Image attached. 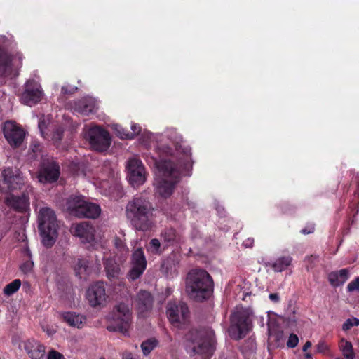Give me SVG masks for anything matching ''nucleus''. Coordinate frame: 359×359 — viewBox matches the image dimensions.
Masks as SVG:
<instances>
[{"label": "nucleus", "mask_w": 359, "mask_h": 359, "mask_svg": "<svg viewBox=\"0 0 359 359\" xmlns=\"http://www.w3.org/2000/svg\"><path fill=\"white\" fill-rule=\"evenodd\" d=\"M154 208L151 203L142 196L134 198L126 208L127 217L137 231H147L154 226Z\"/></svg>", "instance_id": "obj_1"}, {"label": "nucleus", "mask_w": 359, "mask_h": 359, "mask_svg": "<svg viewBox=\"0 0 359 359\" xmlns=\"http://www.w3.org/2000/svg\"><path fill=\"white\" fill-rule=\"evenodd\" d=\"M156 172L154 185L156 194L163 198L169 197L180 179V171L172 162L160 161L156 162Z\"/></svg>", "instance_id": "obj_2"}, {"label": "nucleus", "mask_w": 359, "mask_h": 359, "mask_svg": "<svg viewBox=\"0 0 359 359\" xmlns=\"http://www.w3.org/2000/svg\"><path fill=\"white\" fill-rule=\"evenodd\" d=\"M213 290V280L210 274L203 269H193L186 280V292L189 296L201 301L210 296Z\"/></svg>", "instance_id": "obj_3"}, {"label": "nucleus", "mask_w": 359, "mask_h": 359, "mask_svg": "<svg viewBox=\"0 0 359 359\" xmlns=\"http://www.w3.org/2000/svg\"><path fill=\"white\" fill-rule=\"evenodd\" d=\"M39 230L43 244L51 247L57 237V224L55 212L48 207L41 208L38 215Z\"/></svg>", "instance_id": "obj_4"}, {"label": "nucleus", "mask_w": 359, "mask_h": 359, "mask_svg": "<svg viewBox=\"0 0 359 359\" xmlns=\"http://www.w3.org/2000/svg\"><path fill=\"white\" fill-rule=\"evenodd\" d=\"M252 317L251 309L236 307L231 317L230 336L237 340L244 337L252 329Z\"/></svg>", "instance_id": "obj_5"}, {"label": "nucleus", "mask_w": 359, "mask_h": 359, "mask_svg": "<svg viewBox=\"0 0 359 359\" xmlns=\"http://www.w3.org/2000/svg\"><path fill=\"white\" fill-rule=\"evenodd\" d=\"M133 314L130 305L119 302L114 306L107 316V320L110 322L107 330L126 334L131 326Z\"/></svg>", "instance_id": "obj_6"}, {"label": "nucleus", "mask_w": 359, "mask_h": 359, "mask_svg": "<svg viewBox=\"0 0 359 359\" xmlns=\"http://www.w3.org/2000/svg\"><path fill=\"white\" fill-rule=\"evenodd\" d=\"M149 138L157 141L160 140L161 142H163L164 139H166L168 142H161L158 146V149L162 151V152L166 155H173L175 149V151L177 153H183L187 161H188L191 156L190 149L187 147H182V137L175 129L167 130L163 135L151 134Z\"/></svg>", "instance_id": "obj_7"}, {"label": "nucleus", "mask_w": 359, "mask_h": 359, "mask_svg": "<svg viewBox=\"0 0 359 359\" xmlns=\"http://www.w3.org/2000/svg\"><path fill=\"white\" fill-rule=\"evenodd\" d=\"M67 206L70 213L78 217L96 218L101 212L100 207L93 203L84 201L82 196H72L67 202Z\"/></svg>", "instance_id": "obj_8"}, {"label": "nucleus", "mask_w": 359, "mask_h": 359, "mask_svg": "<svg viewBox=\"0 0 359 359\" xmlns=\"http://www.w3.org/2000/svg\"><path fill=\"white\" fill-rule=\"evenodd\" d=\"M85 137L94 150L104 151L110 147L111 137L109 132L100 126L88 128L85 133Z\"/></svg>", "instance_id": "obj_9"}, {"label": "nucleus", "mask_w": 359, "mask_h": 359, "mask_svg": "<svg viewBox=\"0 0 359 359\" xmlns=\"http://www.w3.org/2000/svg\"><path fill=\"white\" fill-rule=\"evenodd\" d=\"M166 313L170 323L176 327H181L187 322L189 316V309L186 304L170 302L167 306Z\"/></svg>", "instance_id": "obj_10"}, {"label": "nucleus", "mask_w": 359, "mask_h": 359, "mask_svg": "<svg viewBox=\"0 0 359 359\" xmlns=\"http://www.w3.org/2000/svg\"><path fill=\"white\" fill-rule=\"evenodd\" d=\"M22 55L11 56L0 49V74L6 77L17 76V69L22 65Z\"/></svg>", "instance_id": "obj_11"}, {"label": "nucleus", "mask_w": 359, "mask_h": 359, "mask_svg": "<svg viewBox=\"0 0 359 359\" xmlns=\"http://www.w3.org/2000/svg\"><path fill=\"white\" fill-rule=\"evenodd\" d=\"M126 168L128 181L133 187H137L144 183L146 172L141 161L131 158L128 161Z\"/></svg>", "instance_id": "obj_12"}, {"label": "nucleus", "mask_w": 359, "mask_h": 359, "mask_svg": "<svg viewBox=\"0 0 359 359\" xmlns=\"http://www.w3.org/2000/svg\"><path fill=\"white\" fill-rule=\"evenodd\" d=\"M4 135L12 147H19L25 137V130L15 122L6 121L3 127Z\"/></svg>", "instance_id": "obj_13"}, {"label": "nucleus", "mask_w": 359, "mask_h": 359, "mask_svg": "<svg viewBox=\"0 0 359 359\" xmlns=\"http://www.w3.org/2000/svg\"><path fill=\"white\" fill-rule=\"evenodd\" d=\"M86 298L92 307L104 306L108 298L104 283L97 282L92 284L87 290Z\"/></svg>", "instance_id": "obj_14"}, {"label": "nucleus", "mask_w": 359, "mask_h": 359, "mask_svg": "<svg viewBox=\"0 0 359 359\" xmlns=\"http://www.w3.org/2000/svg\"><path fill=\"white\" fill-rule=\"evenodd\" d=\"M43 96V93L40 84L34 80H29L25 84L20 100L22 103L32 107L39 102Z\"/></svg>", "instance_id": "obj_15"}, {"label": "nucleus", "mask_w": 359, "mask_h": 359, "mask_svg": "<svg viewBox=\"0 0 359 359\" xmlns=\"http://www.w3.org/2000/svg\"><path fill=\"white\" fill-rule=\"evenodd\" d=\"M189 339L191 342L192 351L197 354L210 355L213 351L212 346L203 332L192 331L189 334Z\"/></svg>", "instance_id": "obj_16"}, {"label": "nucleus", "mask_w": 359, "mask_h": 359, "mask_svg": "<svg viewBox=\"0 0 359 359\" xmlns=\"http://www.w3.org/2000/svg\"><path fill=\"white\" fill-rule=\"evenodd\" d=\"M147 267V260L141 248L136 249L132 254L131 269L128 273V278L135 280L140 277Z\"/></svg>", "instance_id": "obj_17"}, {"label": "nucleus", "mask_w": 359, "mask_h": 359, "mask_svg": "<svg viewBox=\"0 0 359 359\" xmlns=\"http://www.w3.org/2000/svg\"><path fill=\"white\" fill-rule=\"evenodd\" d=\"M4 188L9 191L21 189L24 180L20 171L16 168H6L2 172Z\"/></svg>", "instance_id": "obj_18"}, {"label": "nucleus", "mask_w": 359, "mask_h": 359, "mask_svg": "<svg viewBox=\"0 0 359 359\" xmlns=\"http://www.w3.org/2000/svg\"><path fill=\"white\" fill-rule=\"evenodd\" d=\"M60 166L54 161L44 163L38 175L39 182L43 183L55 182L60 176Z\"/></svg>", "instance_id": "obj_19"}, {"label": "nucleus", "mask_w": 359, "mask_h": 359, "mask_svg": "<svg viewBox=\"0 0 359 359\" xmlns=\"http://www.w3.org/2000/svg\"><path fill=\"white\" fill-rule=\"evenodd\" d=\"M71 231L75 236L79 237L82 243H90L94 241L95 229L88 222L72 224Z\"/></svg>", "instance_id": "obj_20"}, {"label": "nucleus", "mask_w": 359, "mask_h": 359, "mask_svg": "<svg viewBox=\"0 0 359 359\" xmlns=\"http://www.w3.org/2000/svg\"><path fill=\"white\" fill-rule=\"evenodd\" d=\"M180 262V255L172 252L165 258L161 264V272L168 277H174L178 273V268Z\"/></svg>", "instance_id": "obj_21"}, {"label": "nucleus", "mask_w": 359, "mask_h": 359, "mask_svg": "<svg viewBox=\"0 0 359 359\" xmlns=\"http://www.w3.org/2000/svg\"><path fill=\"white\" fill-rule=\"evenodd\" d=\"M154 299L151 293L146 290H140L136 296L135 303L138 313L144 316L153 307Z\"/></svg>", "instance_id": "obj_22"}, {"label": "nucleus", "mask_w": 359, "mask_h": 359, "mask_svg": "<svg viewBox=\"0 0 359 359\" xmlns=\"http://www.w3.org/2000/svg\"><path fill=\"white\" fill-rule=\"evenodd\" d=\"M60 318L69 327L77 329H82L87 323L86 316L73 311L62 312L60 313Z\"/></svg>", "instance_id": "obj_23"}, {"label": "nucleus", "mask_w": 359, "mask_h": 359, "mask_svg": "<svg viewBox=\"0 0 359 359\" xmlns=\"http://www.w3.org/2000/svg\"><path fill=\"white\" fill-rule=\"evenodd\" d=\"M97 109L96 100L90 97L82 98L74 102V111L83 114L88 115Z\"/></svg>", "instance_id": "obj_24"}, {"label": "nucleus", "mask_w": 359, "mask_h": 359, "mask_svg": "<svg viewBox=\"0 0 359 359\" xmlns=\"http://www.w3.org/2000/svg\"><path fill=\"white\" fill-rule=\"evenodd\" d=\"M6 203L8 205L20 212L25 211L29 207V196L25 194L21 197L10 194L6 198Z\"/></svg>", "instance_id": "obj_25"}, {"label": "nucleus", "mask_w": 359, "mask_h": 359, "mask_svg": "<svg viewBox=\"0 0 359 359\" xmlns=\"http://www.w3.org/2000/svg\"><path fill=\"white\" fill-rule=\"evenodd\" d=\"M24 348L32 359H41L45 355V347L38 341L29 339L24 342Z\"/></svg>", "instance_id": "obj_26"}, {"label": "nucleus", "mask_w": 359, "mask_h": 359, "mask_svg": "<svg viewBox=\"0 0 359 359\" xmlns=\"http://www.w3.org/2000/svg\"><path fill=\"white\" fill-rule=\"evenodd\" d=\"M104 267L107 276L109 279L117 278L121 274L120 265L113 257L105 260Z\"/></svg>", "instance_id": "obj_27"}, {"label": "nucleus", "mask_w": 359, "mask_h": 359, "mask_svg": "<svg viewBox=\"0 0 359 359\" xmlns=\"http://www.w3.org/2000/svg\"><path fill=\"white\" fill-rule=\"evenodd\" d=\"M161 238L163 245L165 247L172 245L180 241V236L172 228L165 229L161 233Z\"/></svg>", "instance_id": "obj_28"}, {"label": "nucleus", "mask_w": 359, "mask_h": 359, "mask_svg": "<svg viewBox=\"0 0 359 359\" xmlns=\"http://www.w3.org/2000/svg\"><path fill=\"white\" fill-rule=\"evenodd\" d=\"M292 262V257L290 255L282 256L269 264L276 272H282L287 269Z\"/></svg>", "instance_id": "obj_29"}, {"label": "nucleus", "mask_w": 359, "mask_h": 359, "mask_svg": "<svg viewBox=\"0 0 359 359\" xmlns=\"http://www.w3.org/2000/svg\"><path fill=\"white\" fill-rule=\"evenodd\" d=\"M329 281L333 286H339L344 284L348 278V271L346 269L339 271H334L329 274Z\"/></svg>", "instance_id": "obj_30"}, {"label": "nucleus", "mask_w": 359, "mask_h": 359, "mask_svg": "<svg viewBox=\"0 0 359 359\" xmlns=\"http://www.w3.org/2000/svg\"><path fill=\"white\" fill-rule=\"evenodd\" d=\"M74 269L76 275L81 278L84 275L90 273V268L88 264V260L86 259L78 258L74 260Z\"/></svg>", "instance_id": "obj_31"}, {"label": "nucleus", "mask_w": 359, "mask_h": 359, "mask_svg": "<svg viewBox=\"0 0 359 359\" xmlns=\"http://www.w3.org/2000/svg\"><path fill=\"white\" fill-rule=\"evenodd\" d=\"M123 237L124 235L122 236V238L116 236L114 239V246L117 250V253L119 254L120 262H123L128 254V248L126 246L124 240L123 239Z\"/></svg>", "instance_id": "obj_32"}, {"label": "nucleus", "mask_w": 359, "mask_h": 359, "mask_svg": "<svg viewBox=\"0 0 359 359\" xmlns=\"http://www.w3.org/2000/svg\"><path fill=\"white\" fill-rule=\"evenodd\" d=\"M339 348L345 359L355 358V353L351 342L347 341L344 338H342L339 342Z\"/></svg>", "instance_id": "obj_33"}, {"label": "nucleus", "mask_w": 359, "mask_h": 359, "mask_svg": "<svg viewBox=\"0 0 359 359\" xmlns=\"http://www.w3.org/2000/svg\"><path fill=\"white\" fill-rule=\"evenodd\" d=\"M21 285V282L20 280L16 279L13 282L8 284L4 289V292L6 295H11L15 292H17Z\"/></svg>", "instance_id": "obj_34"}, {"label": "nucleus", "mask_w": 359, "mask_h": 359, "mask_svg": "<svg viewBox=\"0 0 359 359\" xmlns=\"http://www.w3.org/2000/svg\"><path fill=\"white\" fill-rule=\"evenodd\" d=\"M157 341L154 339H148L141 344V348L144 355H148L156 346Z\"/></svg>", "instance_id": "obj_35"}, {"label": "nucleus", "mask_w": 359, "mask_h": 359, "mask_svg": "<svg viewBox=\"0 0 359 359\" xmlns=\"http://www.w3.org/2000/svg\"><path fill=\"white\" fill-rule=\"evenodd\" d=\"M149 245H150L151 251L155 254H161L164 250V248H165L164 246L163 248L161 249V242L157 238L151 239Z\"/></svg>", "instance_id": "obj_36"}, {"label": "nucleus", "mask_w": 359, "mask_h": 359, "mask_svg": "<svg viewBox=\"0 0 359 359\" xmlns=\"http://www.w3.org/2000/svg\"><path fill=\"white\" fill-rule=\"evenodd\" d=\"M63 135V129L60 127L56 128L53 131L51 136V141L56 146L58 145L60 140H62Z\"/></svg>", "instance_id": "obj_37"}, {"label": "nucleus", "mask_w": 359, "mask_h": 359, "mask_svg": "<svg viewBox=\"0 0 359 359\" xmlns=\"http://www.w3.org/2000/svg\"><path fill=\"white\" fill-rule=\"evenodd\" d=\"M130 128H131L132 131L127 132V134L122 135V137H127L129 139H133L135 135H138L141 131L140 126L136 123H132Z\"/></svg>", "instance_id": "obj_38"}, {"label": "nucleus", "mask_w": 359, "mask_h": 359, "mask_svg": "<svg viewBox=\"0 0 359 359\" xmlns=\"http://www.w3.org/2000/svg\"><path fill=\"white\" fill-rule=\"evenodd\" d=\"M359 325V319L357 318H352L347 319L342 325V329L344 331L348 330L353 326Z\"/></svg>", "instance_id": "obj_39"}, {"label": "nucleus", "mask_w": 359, "mask_h": 359, "mask_svg": "<svg viewBox=\"0 0 359 359\" xmlns=\"http://www.w3.org/2000/svg\"><path fill=\"white\" fill-rule=\"evenodd\" d=\"M113 129L115 130L117 136H118L121 139H128L127 137H123L122 135L127 134V130H125L121 126L118 124L112 125Z\"/></svg>", "instance_id": "obj_40"}, {"label": "nucleus", "mask_w": 359, "mask_h": 359, "mask_svg": "<svg viewBox=\"0 0 359 359\" xmlns=\"http://www.w3.org/2000/svg\"><path fill=\"white\" fill-rule=\"evenodd\" d=\"M299 342L298 337L294 334H291L287 342V346L290 348H294Z\"/></svg>", "instance_id": "obj_41"}, {"label": "nucleus", "mask_w": 359, "mask_h": 359, "mask_svg": "<svg viewBox=\"0 0 359 359\" xmlns=\"http://www.w3.org/2000/svg\"><path fill=\"white\" fill-rule=\"evenodd\" d=\"M347 290L349 292H353V291L359 292V277H358L355 280H354L348 283V285L347 286Z\"/></svg>", "instance_id": "obj_42"}, {"label": "nucleus", "mask_w": 359, "mask_h": 359, "mask_svg": "<svg viewBox=\"0 0 359 359\" xmlns=\"http://www.w3.org/2000/svg\"><path fill=\"white\" fill-rule=\"evenodd\" d=\"M33 265H34V264L32 262L27 261V262H25V263H23L20 266V269L23 273H27L32 271V269L33 268Z\"/></svg>", "instance_id": "obj_43"}, {"label": "nucleus", "mask_w": 359, "mask_h": 359, "mask_svg": "<svg viewBox=\"0 0 359 359\" xmlns=\"http://www.w3.org/2000/svg\"><path fill=\"white\" fill-rule=\"evenodd\" d=\"M316 348L318 352L324 353L330 349V347L325 341H321L318 344Z\"/></svg>", "instance_id": "obj_44"}, {"label": "nucleus", "mask_w": 359, "mask_h": 359, "mask_svg": "<svg viewBox=\"0 0 359 359\" xmlns=\"http://www.w3.org/2000/svg\"><path fill=\"white\" fill-rule=\"evenodd\" d=\"M62 355L55 351H51L48 354V359H61Z\"/></svg>", "instance_id": "obj_45"}, {"label": "nucleus", "mask_w": 359, "mask_h": 359, "mask_svg": "<svg viewBox=\"0 0 359 359\" xmlns=\"http://www.w3.org/2000/svg\"><path fill=\"white\" fill-rule=\"evenodd\" d=\"M38 127L40 130V132H41L42 136L46 137L45 133H44V129L46 128V121L44 119H41L39 122Z\"/></svg>", "instance_id": "obj_46"}, {"label": "nucleus", "mask_w": 359, "mask_h": 359, "mask_svg": "<svg viewBox=\"0 0 359 359\" xmlns=\"http://www.w3.org/2000/svg\"><path fill=\"white\" fill-rule=\"evenodd\" d=\"M269 298L271 302H273L274 303H278L280 301V297H279L278 294H277V293L270 294L269 296Z\"/></svg>", "instance_id": "obj_47"}, {"label": "nucleus", "mask_w": 359, "mask_h": 359, "mask_svg": "<svg viewBox=\"0 0 359 359\" xmlns=\"http://www.w3.org/2000/svg\"><path fill=\"white\" fill-rule=\"evenodd\" d=\"M254 243V239L252 238H248L245 241H243V245L245 248H251L252 247Z\"/></svg>", "instance_id": "obj_48"}, {"label": "nucleus", "mask_w": 359, "mask_h": 359, "mask_svg": "<svg viewBox=\"0 0 359 359\" xmlns=\"http://www.w3.org/2000/svg\"><path fill=\"white\" fill-rule=\"evenodd\" d=\"M314 231V226L313 225H310L308 228L303 229L301 232L303 234H309L313 233Z\"/></svg>", "instance_id": "obj_49"}, {"label": "nucleus", "mask_w": 359, "mask_h": 359, "mask_svg": "<svg viewBox=\"0 0 359 359\" xmlns=\"http://www.w3.org/2000/svg\"><path fill=\"white\" fill-rule=\"evenodd\" d=\"M122 359H135L129 351H124L122 354Z\"/></svg>", "instance_id": "obj_50"}, {"label": "nucleus", "mask_w": 359, "mask_h": 359, "mask_svg": "<svg viewBox=\"0 0 359 359\" xmlns=\"http://www.w3.org/2000/svg\"><path fill=\"white\" fill-rule=\"evenodd\" d=\"M40 145L39 144H34L32 146V149L33 151V152L36 153L38 151H39L40 149Z\"/></svg>", "instance_id": "obj_51"}, {"label": "nucleus", "mask_w": 359, "mask_h": 359, "mask_svg": "<svg viewBox=\"0 0 359 359\" xmlns=\"http://www.w3.org/2000/svg\"><path fill=\"white\" fill-rule=\"evenodd\" d=\"M311 346V343L310 341H306L303 346V348H302L303 351H306Z\"/></svg>", "instance_id": "obj_52"}, {"label": "nucleus", "mask_w": 359, "mask_h": 359, "mask_svg": "<svg viewBox=\"0 0 359 359\" xmlns=\"http://www.w3.org/2000/svg\"><path fill=\"white\" fill-rule=\"evenodd\" d=\"M44 331H46L49 336H51L56 332L55 330L54 329H47L44 330Z\"/></svg>", "instance_id": "obj_53"}, {"label": "nucleus", "mask_w": 359, "mask_h": 359, "mask_svg": "<svg viewBox=\"0 0 359 359\" xmlns=\"http://www.w3.org/2000/svg\"><path fill=\"white\" fill-rule=\"evenodd\" d=\"M62 92H63L64 93H73V92L74 91V88H72V89H71L69 91H68V90H67L66 87H65V86H64V87H62Z\"/></svg>", "instance_id": "obj_54"}, {"label": "nucleus", "mask_w": 359, "mask_h": 359, "mask_svg": "<svg viewBox=\"0 0 359 359\" xmlns=\"http://www.w3.org/2000/svg\"><path fill=\"white\" fill-rule=\"evenodd\" d=\"M250 294H251V292H246L245 294H244L243 297V300H245L246 297H247L248 296H250Z\"/></svg>", "instance_id": "obj_55"}, {"label": "nucleus", "mask_w": 359, "mask_h": 359, "mask_svg": "<svg viewBox=\"0 0 359 359\" xmlns=\"http://www.w3.org/2000/svg\"><path fill=\"white\" fill-rule=\"evenodd\" d=\"M311 357V354H309V353L306 354V358H310Z\"/></svg>", "instance_id": "obj_56"}, {"label": "nucleus", "mask_w": 359, "mask_h": 359, "mask_svg": "<svg viewBox=\"0 0 359 359\" xmlns=\"http://www.w3.org/2000/svg\"><path fill=\"white\" fill-rule=\"evenodd\" d=\"M29 191H30V192H32V188H29Z\"/></svg>", "instance_id": "obj_57"}]
</instances>
